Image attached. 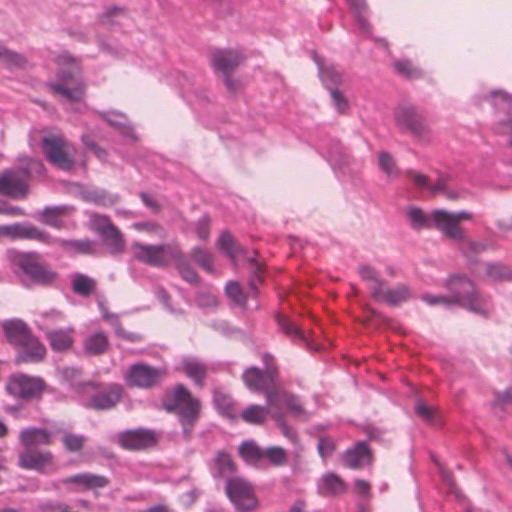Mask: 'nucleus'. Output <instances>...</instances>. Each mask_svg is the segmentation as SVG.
<instances>
[{"label": "nucleus", "instance_id": "nucleus-1", "mask_svg": "<svg viewBox=\"0 0 512 512\" xmlns=\"http://www.w3.org/2000/svg\"><path fill=\"white\" fill-rule=\"evenodd\" d=\"M448 287L452 293L449 296L424 294L422 299L429 305H443L445 307L460 305L476 314L487 315L489 313L491 309L490 298L477 292L472 281L467 277L462 275L451 276Z\"/></svg>", "mask_w": 512, "mask_h": 512}, {"label": "nucleus", "instance_id": "nucleus-2", "mask_svg": "<svg viewBox=\"0 0 512 512\" xmlns=\"http://www.w3.org/2000/svg\"><path fill=\"white\" fill-rule=\"evenodd\" d=\"M161 405L166 412L178 416L184 436L190 438L201 416L200 399L195 397L184 384L178 383L165 390Z\"/></svg>", "mask_w": 512, "mask_h": 512}, {"label": "nucleus", "instance_id": "nucleus-3", "mask_svg": "<svg viewBox=\"0 0 512 512\" xmlns=\"http://www.w3.org/2000/svg\"><path fill=\"white\" fill-rule=\"evenodd\" d=\"M9 257L11 263L21 269L35 283L49 285L57 278V273L42 260L41 255L37 252L11 251Z\"/></svg>", "mask_w": 512, "mask_h": 512}, {"label": "nucleus", "instance_id": "nucleus-4", "mask_svg": "<svg viewBox=\"0 0 512 512\" xmlns=\"http://www.w3.org/2000/svg\"><path fill=\"white\" fill-rule=\"evenodd\" d=\"M130 251L138 262L156 268L168 266L173 257L179 256V246L173 243L153 245L134 242L130 246Z\"/></svg>", "mask_w": 512, "mask_h": 512}, {"label": "nucleus", "instance_id": "nucleus-5", "mask_svg": "<svg viewBox=\"0 0 512 512\" xmlns=\"http://www.w3.org/2000/svg\"><path fill=\"white\" fill-rule=\"evenodd\" d=\"M43 164L29 159L24 169L7 170L0 175V194L15 199L25 198L28 191L27 180L31 173H42Z\"/></svg>", "mask_w": 512, "mask_h": 512}, {"label": "nucleus", "instance_id": "nucleus-6", "mask_svg": "<svg viewBox=\"0 0 512 512\" xmlns=\"http://www.w3.org/2000/svg\"><path fill=\"white\" fill-rule=\"evenodd\" d=\"M225 492L237 512H254L259 501L250 482L241 477L227 479Z\"/></svg>", "mask_w": 512, "mask_h": 512}, {"label": "nucleus", "instance_id": "nucleus-7", "mask_svg": "<svg viewBox=\"0 0 512 512\" xmlns=\"http://www.w3.org/2000/svg\"><path fill=\"white\" fill-rule=\"evenodd\" d=\"M42 149L47 160L62 170L74 166L73 146L61 135H48L42 139Z\"/></svg>", "mask_w": 512, "mask_h": 512}, {"label": "nucleus", "instance_id": "nucleus-8", "mask_svg": "<svg viewBox=\"0 0 512 512\" xmlns=\"http://www.w3.org/2000/svg\"><path fill=\"white\" fill-rule=\"evenodd\" d=\"M167 376V370L137 363L129 367L124 379L128 386L140 389H150L159 385Z\"/></svg>", "mask_w": 512, "mask_h": 512}, {"label": "nucleus", "instance_id": "nucleus-9", "mask_svg": "<svg viewBox=\"0 0 512 512\" xmlns=\"http://www.w3.org/2000/svg\"><path fill=\"white\" fill-rule=\"evenodd\" d=\"M62 318V314L58 311L45 312L41 314V320L38 321L39 328L45 330L46 338L50 344V347L57 352H64L72 348L74 344L75 330L73 327H67L64 329H48V320H59Z\"/></svg>", "mask_w": 512, "mask_h": 512}, {"label": "nucleus", "instance_id": "nucleus-10", "mask_svg": "<svg viewBox=\"0 0 512 512\" xmlns=\"http://www.w3.org/2000/svg\"><path fill=\"white\" fill-rule=\"evenodd\" d=\"M471 217V213L466 211L452 213L444 209H437L432 212L433 227L445 237L455 241L463 239L464 230L460 226V222L470 220Z\"/></svg>", "mask_w": 512, "mask_h": 512}, {"label": "nucleus", "instance_id": "nucleus-11", "mask_svg": "<svg viewBox=\"0 0 512 512\" xmlns=\"http://www.w3.org/2000/svg\"><path fill=\"white\" fill-rule=\"evenodd\" d=\"M395 122L400 130L417 138L427 139L431 134L425 119L414 106L398 107L395 111Z\"/></svg>", "mask_w": 512, "mask_h": 512}, {"label": "nucleus", "instance_id": "nucleus-12", "mask_svg": "<svg viewBox=\"0 0 512 512\" xmlns=\"http://www.w3.org/2000/svg\"><path fill=\"white\" fill-rule=\"evenodd\" d=\"M245 385L254 392H264L267 404L270 407L278 403V387L276 383H269L266 374L257 367H250L242 375Z\"/></svg>", "mask_w": 512, "mask_h": 512}, {"label": "nucleus", "instance_id": "nucleus-13", "mask_svg": "<svg viewBox=\"0 0 512 512\" xmlns=\"http://www.w3.org/2000/svg\"><path fill=\"white\" fill-rule=\"evenodd\" d=\"M43 388L44 382L42 379L23 373L12 375L6 386L9 394L22 399L38 397L42 393Z\"/></svg>", "mask_w": 512, "mask_h": 512}, {"label": "nucleus", "instance_id": "nucleus-14", "mask_svg": "<svg viewBox=\"0 0 512 512\" xmlns=\"http://www.w3.org/2000/svg\"><path fill=\"white\" fill-rule=\"evenodd\" d=\"M0 237H6L11 240L25 239L33 240L45 244L59 242L45 231L26 223H14L11 225H0Z\"/></svg>", "mask_w": 512, "mask_h": 512}, {"label": "nucleus", "instance_id": "nucleus-15", "mask_svg": "<svg viewBox=\"0 0 512 512\" xmlns=\"http://www.w3.org/2000/svg\"><path fill=\"white\" fill-rule=\"evenodd\" d=\"M19 467L47 473L55 467V457L49 450L25 448L18 457Z\"/></svg>", "mask_w": 512, "mask_h": 512}, {"label": "nucleus", "instance_id": "nucleus-16", "mask_svg": "<svg viewBox=\"0 0 512 512\" xmlns=\"http://www.w3.org/2000/svg\"><path fill=\"white\" fill-rule=\"evenodd\" d=\"M48 87L56 96L68 102H80L85 97V84L72 74L63 73L58 82L49 83Z\"/></svg>", "mask_w": 512, "mask_h": 512}, {"label": "nucleus", "instance_id": "nucleus-17", "mask_svg": "<svg viewBox=\"0 0 512 512\" xmlns=\"http://www.w3.org/2000/svg\"><path fill=\"white\" fill-rule=\"evenodd\" d=\"M117 440L123 449L139 451L154 447L158 439L154 431L140 428L121 432Z\"/></svg>", "mask_w": 512, "mask_h": 512}, {"label": "nucleus", "instance_id": "nucleus-18", "mask_svg": "<svg viewBox=\"0 0 512 512\" xmlns=\"http://www.w3.org/2000/svg\"><path fill=\"white\" fill-rule=\"evenodd\" d=\"M122 394L123 387L121 385L108 384L91 396L89 406L97 410L112 409L119 403Z\"/></svg>", "mask_w": 512, "mask_h": 512}, {"label": "nucleus", "instance_id": "nucleus-19", "mask_svg": "<svg viewBox=\"0 0 512 512\" xmlns=\"http://www.w3.org/2000/svg\"><path fill=\"white\" fill-rule=\"evenodd\" d=\"M15 362L22 363H38L41 362L46 356L45 346L33 334L21 343Z\"/></svg>", "mask_w": 512, "mask_h": 512}, {"label": "nucleus", "instance_id": "nucleus-20", "mask_svg": "<svg viewBox=\"0 0 512 512\" xmlns=\"http://www.w3.org/2000/svg\"><path fill=\"white\" fill-rule=\"evenodd\" d=\"M244 59L245 57L238 50H216L212 53L211 63L225 75L231 74Z\"/></svg>", "mask_w": 512, "mask_h": 512}, {"label": "nucleus", "instance_id": "nucleus-21", "mask_svg": "<svg viewBox=\"0 0 512 512\" xmlns=\"http://www.w3.org/2000/svg\"><path fill=\"white\" fill-rule=\"evenodd\" d=\"M180 369L193 381L195 386L199 388H203L205 386L209 369L204 362L193 357H186L182 359Z\"/></svg>", "mask_w": 512, "mask_h": 512}, {"label": "nucleus", "instance_id": "nucleus-22", "mask_svg": "<svg viewBox=\"0 0 512 512\" xmlns=\"http://www.w3.org/2000/svg\"><path fill=\"white\" fill-rule=\"evenodd\" d=\"M19 441L23 448L38 449L37 446H49L53 443L51 433L46 429L29 427L19 433Z\"/></svg>", "mask_w": 512, "mask_h": 512}, {"label": "nucleus", "instance_id": "nucleus-23", "mask_svg": "<svg viewBox=\"0 0 512 512\" xmlns=\"http://www.w3.org/2000/svg\"><path fill=\"white\" fill-rule=\"evenodd\" d=\"M411 298V291L408 286L400 284L393 288L386 287L384 284L380 290H376L373 299L384 302L389 305H399Z\"/></svg>", "mask_w": 512, "mask_h": 512}, {"label": "nucleus", "instance_id": "nucleus-24", "mask_svg": "<svg viewBox=\"0 0 512 512\" xmlns=\"http://www.w3.org/2000/svg\"><path fill=\"white\" fill-rule=\"evenodd\" d=\"M65 485H76L82 490H90L106 487L109 484L107 477L92 473H79L62 480Z\"/></svg>", "mask_w": 512, "mask_h": 512}, {"label": "nucleus", "instance_id": "nucleus-25", "mask_svg": "<svg viewBox=\"0 0 512 512\" xmlns=\"http://www.w3.org/2000/svg\"><path fill=\"white\" fill-rule=\"evenodd\" d=\"M343 461L348 468L359 469L371 463L372 454L365 442H358L353 449L344 453Z\"/></svg>", "mask_w": 512, "mask_h": 512}, {"label": "nucleus", "instance_id": "nucleus-26", "mask_svg": "<svg viewBox=\"0 0 512 512\" xmlns=\"http://www.w3.org/2000/svg\"><path fill=\"white\" fill-rule=\"evenodd\" d=\"M473 273L485 279L493 281H505L510 279V269L501 263H480L473 269Z\"/></svg>", "mask_w": 512, "mask_h": 512}, {"label": "nucleus", "instance_id": "nucleus-27", "mask_svg": "<svg viewBox=\"0 0 512 512\" xmlns=\"http://www.w3.org/2000/svg\"><path fill=\"white\" fill-rule=\"evenodd\" d=\"M3 329L7 340L15 346L24 343L32 334L26 323L21 320L6 321L3 324Z\"/></svg>", "mask_w": 512, "mask_h": 512}, {"label": "nucleus", "instance_id": "nucleus-28", "mask_svg": "<svg viewBox=\"0 0 512 512\" xmlns=\"http://www.w3.org/2000/svg\"><path fill=\"white\" fill-rule=\"evenodd\" d=\"M109 347V340L104 332H96L89 335L83 344L84 352L87 355H102Z\"/></svg>", "mask_w": 512, "mask_h": 512}, {"label": "nucleus", "instance_id": "nucleus-29", "mask_svg": "<svg viewBox=\"0 0 512 512\" xmlns=\"http://www.w3.org/2000/svg\"><path fill=\"white\" fill-rule=\"evenodd\" d=\"M217 246L233 262H235L239 256H246L244 248L240 246L227 231L221 233L217 240Z\"/></svg>", "mask_w": 512, "mask_h": 512}, {"label": "nucleus", "instance_id": "nucleus-30", "mask_svg": "<svg viewBox=\"0 0 512 512\" xmlns=\"http://www.w3.org/2000/svg\"><path fill=\"white\" fill-rule=\"evenodd\" d=\"M282 405L286 407L294 417L307 419L308 415L306 411L303 409L299 399L296 398L294 395H291L287 392H281L278 390V403L276 406L270 408L278 409Z\"/></svg>", "mask_w": 512, "mask_h": 512}, {"label": "nucleus", "instance_id": "nucleus-31", "mask_svg": "<svg viewBox=\"0 0 512 512\" xmlns=\"http://www.w3.org/2000/svg\"><path fill=\"white\" fill-rule=\"evenodd\" d=\"M321 493L327 495L343 494L347 490L346 483L335 473H326L321 478Z\"/></svg>", "mask_w": 512, "mask_h": 512}, {"label": "nucleus", "instance_id": "nucleus-32", "mask_svg": "<svg viewBox=\"0 0 512 512\" xmlns=\"http://www.w3.org/2000/svg\"><path fill=\"white\" fill-rule=\"evenodd\" d=\"M172 261L175 262L176 269L183 280L193 285L199 284V276L190 265L189 261L185 258L180 248L179 256L173 257Z\"/></svg>", "mask_w": 512, "mask_h": 512}, {"label": "nucleus", "instance_id": "nucleus-33", "mask_svg": "<svg viewBox=\"0 0 512 512\" xmlns=\"http://www.w3.org/2000/svg\"><path fill=\"white\" fill-rule=\"evenodd\" d=\"M239 455L248 464L256 465L264 458V450L255 442L246 441L239 446Z\"/></svg>", "mask_w": 512, "mask_h": 512}, {"label": "nucleus", "instance_id": "nucleus-34", "mask_svg": "<svg viewBox=\"0 0 512 512\" xmlns=\"http://www.w3.org/2000/svg\"><path fill=\"white\" fill-rule=\"evenodd\" d=\"M215 468L220 477L232 478L231 476L236 472V464L231 456L225 451H219L214 459Z\"/></svg>", "mask_w": 512, "mask_h": 512}, {"label": "nucleus", "instance_id": "nucleus-35", "mask_svg": "<svg viewBox=\"0 0 512 512\" xmlns=\"http://www.w3.org/2000/svg\"><path fill=\"white\" fill-rule=\"evenodd\" d=\"M69 209L65 206L45 208L41 214V222L54 228L63 227V217Z\"/></svg>", "mask_w": 512, "mask_h": 512}, {"label": "nucleus", "instance_id": "nucleus-36", "mask_svg": "<svg viewBox=\"0 0 512 512\" xmlns=\"http://www.w3.org/2000/svg\"><path fill=\"white\" fill-rule=\"evenodd\" d=\"M269 407H263L259 405H250L247 408H245L241 414V418L249 424L254 425H261L266 420L268 413H269Z\"/></svg>", "mask_w": 512, "mask_h": 512}, {"label": "nucleus", "instance_id": "nucleus-37", "mask_svg": "<svg viewBox=\"0 0 512 512\" xmlns=\"http://www.w3.org/2000/svg\"><path fill=\"white\" fill-rule=\"evenodd\" d=\"M213 402L215 404L216 409L221 414L230 418L235 416L234 402L229 394L221 390H215L213 393Z\"/></svg>", "mask_w": 512, "mask_h": 512}, {"label": "nucleus", "instance_id": "nucleus-38", "mask_svg": "<svg viewBox=\"0 0 512 512\" xmlns=\"http://www.w3.org/2000/svg\"><path fill=\"white\" fill-rule=\"evenodd\" d=\"M408 217L414 230L433 228L432 213L427 215L422 209L411 207L408 210Z\"/></svg>", "mask_w": 512, "mask_h": 512}, {"label": "nucleus", "instance_id": "nucleus-39", "mask_svg": "<svg viewBox=\"0 0 512 512\" xmlns=\"http://www.w3.org/2000/svg\"><path fill=\"white\" fill-rule=\"evenodd\" d=\"M0 62L8 69L24 68L27 60L24 56L9 50L0 43Z\"/></svg>", "mask_w": 512, "mask_h": 512}, {"label": "nucleus", "instance_id": "nucleus-40", "mask_svg": "<svg viewBox=\"0 0 512 512\" xmlns=\"http://www.w3.org/2000/svg\"><path fill=\"white\" fill-rule=\"evenodd\" d=\"M393 67L397 74L407 79H418L424 75L422 69L411 60H397Z\"/></svg>", "mask_w": 512, "mask_h": 512}, {"label": "nucleus", "instance_id": "nucleus-41", "mask_svg": "<svg viewBox=\"0 0 512 512\" xmlns=\"http://www.w3.org/2000/svg\"><path fill=\"white\" fill-rule=\"evenodd\" d=\"M360 277L368 283L371 296L374 297L376 290L384 285V281L380 279L378 272L369 265L361 266L358 270Z\"/></svg>", "mask_w": 512, "mask_h": 512}, {"label": "nucleus", "instance_id": "nucleus-42", "mask_svg": "<svg viewBox=\"0 0 512 512\" xmlns=\"http://www.w3.org/2000/svg\"><path fill=\"white\" fill-rule=\"evenodd\" d=\"M190 257L195 261L199 267H201L206 272H213V254L207 250L200 247H194L190 251Z\"/></svg>", "mask_w": 512, "mask_h": 512}, {"label": "nucleus", "instance_id": "nucleus-43", "mask_svg": "<svg viewBox=\"0 0 512 512\" xmlns=\"http://www.w3.org/2000/svg\"><path fill=\"white\" fill-rule=\"evenodd\" d=\"M102 238L105 244L108 246L110 253L120 254L124 251L125 240L117 227L113 228Z\"/></svg>", "mask_w": 512, "mask_h": 512}, {"label": "nucleus", "instance_id": "nucleus-44", "mask_svg": "<svg viewBox=\"0 0 512 512\" xmlns=\"http://www.w3.org/2000/svg\"><path fill=\"white\" fill-rule=\"evenodd\" d=\"M95 286L96 283L92 278L82 274L76 275L73 279L74 292L82 296L90 295L94 291Z\"/></svg>", "mask_w": 512, "mask_h": 512}, {"label": "nucleus", "instance_id": "nucleus-45", "mask_svg": "<svg viewBox=\"0 0 512 512\" xmlns=\"http://www.w3.org/2000/svg\"><path fill=\"white\" fill-rule=\"evenodd\" d=\"M264 458H266L273 466H284L288 462V456L285 449L279 446L269 447L264 450Z\"/></svg>", "mask_w": 512, "mask_h": 512}, {"label": "nucleus", "instance_id": "nucleus-46", "mask_svg": "<svg viewBox=\"0 0 512 512\" xmlns=\"http://www.w3.org/2000/svg\"><path fill=\"white\" fill-rule=\"evenodd\" d=\"M277 321L282 331L291 339L299 340L302 342L305 341V336L295 323L291 322L283 315H279L277 317Z\"/></svg>", "mask_w": 512, "mask_h": 512}, {"label": "nucleus", "instance_id": "nucleus-47", "mask_svg": "<svg viewBox=\"0 0 512 512\" xmlns=\"http://www.w3.org/2000/svg\"><path fill=\"white\" fill-rule=\"evenodd\" d=\"M460 250L467 258H472L474 255L485 250L486 246L482 243L473 241L463 233V239H458Z\"/></svg>", "mask_w": 512, "mask_h": 512}, {"label": "nucleus", "instance_id": "nucleus-48", "mask_svg": "<svg viewBox=\"0 0 512 512\" xmlns=\"http://www.w3.org/2000/svg\"><path fill=\"white\" fill-rule=\"evenodd\" d=\"M262 361L264 364L263 372L266 374V378L269 380V383H276L279 371L274 356L269 353H265L262 356Z\"/></svg>", "mask_w": 512, "mask_h": 512}, {"label": "nucleus", "instance_id": "nucleus-49", "mask_svg": "<svg viewBox=\"0 0 512 512\" xmlns=\"http://www.w3.org/2000/svg\"><path fill=\"white\" fill-rule=\"evenodd\" d=\"M262 361L264 364L263 372L266 374V378L269 380V383H276L279 371L274 356L269 353H265L262 356Z\"/></svg>", "mask_w": 512, "mask_h": 512}, {"label": "nucleus", "instance_id": "nucleus-50", "mask_svg": "<svg viewBox=\"0 0 512 512\" xmlns=\"http://www.w3.org/2000/svg\"><path fill=\"white\" fill-rule=\"evenodd\" d=\"M62 442L69 452H77L83 448L85 438L82 435L71 432H64Z\"/></svg>", "mask_w": 512, "mask_h": 512}, {"label": "nucleus", "instance_id": "nucleus-51", "mask_svg": "<svg viewBox=\"0 0 512 512\" xmlns=\"http://www.w3.org/2000/svg\"><path fill=\"white\" fill-rule=\"evenodd\" d=\"M490 101L497 109L506 111L512 106V95L504 91H493L490 94Z\"/></svg>", "mask_w": 512, "mask_h": 512}, {"label": "nucleus", "instance_id": "nucleus-52", "mask_svg": "<svg viewBox=\"0 0 512 512\" xmlns=\"http://www.w3.org/2000/svg\"><path fill=\"white\" fill-rule=\"evenodd\" d=\"M91 221L94 230L97 231L101 237L116 227L111 220L104 215H93Z\"/></svg>", "mask_w": 512, "mask_h": 512}, {"label": "nucleus", "instance_id": "nucleus-53", "mask_svg": "<svg viewBox=\"0 0 512 512\" xmlns=\"http://www.w3.org/2000/svg\"><path fill=\"white\" fill-rule=\"evenodd\" d=\"M320 75L326 85H337L342 80V74L334 66L321 67Z\"/></svg>", "mask_w": 512, "mask_h": 512}, {"label": "nucleus", "instance_id": "nucleus-54", "mask_svg": "<svg viewBox=\"0 0 512 512\" xmlns=\"http://www.w3.org/2000/svg\"><path fill=\"white\" fill-rule=\"evenodd\" d=\"M226 294L230 299H232L236 304L243 306L246 304V296L242 292V289L238 282H229L226 285Z\"/></svg>", "mask_w": 512, "mask_h": 512}, {"label": "nucleus", "instance_id": "nucleus-55", "mask_svg": "<svg viewBox=\"0 0 512 512\" xmlns=\"http://www.w3.org/2000/svg\"><path fill=\"white\" fill-rule=\"evenodd\" d=\"M379 165L388 176L397 175V168L394 159L387 152L379 154Z\"/></svg>", "mask_w": 512, "mask_h": 512}, {"label": "nucleus", "instance_id": "nucleus-56", "mask_svg": "<svg viewBox=\"0 0 512 512\" xmlns=\"http://www.w3.org/2000/svg\"><path fill=\"white\" fill-rule=\"evenodd\" d=\"M405 175L415 186L426 189L429 187V179L426 175L412 169L407 170Z\"/></svg>", "mask_w": 512, "mask_h": 512}, {"label": "nucleus", "instance_id": "nucleus-57", "mask_svg": "<svg viewBox=\"0 0 512 512\" xmlns=\"http://www.w3.org/2000/svg\"><path fill=\"white\" fill-rule=\"evenodd\" d=\"M136 228L138 230L146 231L150 234H154L160 238H164L166 236L165 230L162 226L153 222H144L136 224Z\"/></svg>", "mask_w": 512, "mask_h": 512}, {"label": "nucleus", "instance_id": "nucleus-58", "mask_svg": "<svg viewBox=\"0 0 512 512\" xmlns=\"http://www.w3.org/2000/svg\"><path fill=\"white\" fill-rule=\"evenodd\" d=\"M336 448L334 441L328 437H322L319 439L318 452L322 458L330 456Z\"/></svg>", "mask_w": 512, "mask_h": 512}, {"label": "nucleus", "instance_id": "nucleus-59", "mask_svg": "<svg viewBox=\"0 0 512 512\" xmlns=\"http://www.w3.org/2000/svg\"><path fill=\"white\" fill-rule=\"evenodd\" d=\"M427 189L432 194H434V195L439 194V193H443L449 199H456L457 198V195L455 193H451V192H447L446 191V179L444 177H440L438 179V181L435 184H433V185L429 184V187Z\"/></svg>", "mask_w": 512, "mask_h": 512}, {"label": "nucleus", "instance_id": "nucleus-60", "mask_svg": "<svg viewBox=\"0 0 512 512\" xmlns=\"http://www.w3.org/2000/svg\"><path fill=\"white\" fill-rule=\"evenodd\" d=\"M272 416L277 421L283 435L291 440H295L296 432L285 423L282 414L278 411H273Z\"/></svg>", "mask_w": 512, "mask_h": 512}, {"label": "nucleus", "instance_id": "nucleus-61", "mask_svg": "<svg viewBox=\"0 0 512 512\" xmlns=\"http://www.w3.org/2000/svg\"><path fill=\"white\" fill-rule=\"evenodd\" d=\"M418 416L426 421H431L435 415V409L423 401H418L415 407Z\"/></svg>", "mask_w": 512, "mask_h": 512}, {"label": "nucleus", "instance_id": "nucleus-62", "mask_svg": "<svg viewBox=\"0 0 512 512\" xmlns=\"http://www.w3.org/2000/svg\"><path fill=\"white\" fill-rule=\"evenodd\" d=\"M197 236L202 240H207L210 235V221L207 217H202L197 222L196 226Z\"/></svg>", "mask_w": 512, "mask_h": 512}, {"label": "nucleus", "instance_id": "nucleus-63", "mask_svg": "<svg viewBox=\"0 0 512 512\" xmlns=\"http://www.w3.org/2000/svg\"><path fill=\"white\" fill-rule=\"evenodd\" d=\"M349 6L359 15L366 13L368 6L365 0H347Z\"/></svg>", "mask_w": 512, "mask_h": 512}, {"label": "nucleus", "instance_id": "nucleus-64", "mask_svg": "<svg viewBox=\"0 0 512 512\" xmlns=\"http://www.w3.org/2000/svg\"><path fill=\"white\" fill-rule=\"evenodd\" d=\"M371 485L369 482L357 479L355 481V490L361 496H368L370 494Z\"/></svg>", "mask_w": 512, "mask_h": 512}]
</instances>
